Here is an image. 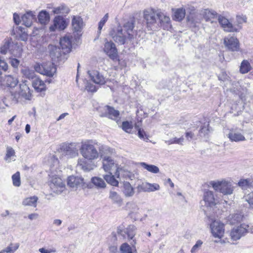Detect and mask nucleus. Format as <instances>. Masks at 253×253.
I'll list each match as a JSON object with an SVG mask.
<instances>
[{
    "label": "nucleus",
    "mask_w": 253,
    "mask_h": 253,
    "mask_svg": "<svg viewBox=\"0 0 253 253\" xmlns=\"http://www.w3.org/2000/svg\"><path fill=\"white\" fill-rule=\"evenodd\" d=\"M80 153L83 158L79 159L78 161V165L84 171H90L93 169L92 165L88 162L97 159L100 155L94 145L90 141H86L82 143L80 148Z\"/></svg>",
    "instance_id": "obj_1"
},
{
    "label": "nucleus",
    "mask_w": 253,
    "mask_h": 253,
    "mask_svg": "<svg viewBox=\"0 0 253 253\" xmlns=\"http://www.w3.org/2000/svg\"><path fill=\"white\" fill-rule=\"evenodd\" d=\"M135 22L131 20L125 23L123 27L118 26L112 29L109 35L116 42L121 45L124 44L126 41H131L136 36V31L134 30Z\"/></svg>",
    "instance_id": "obj_2"
},
{
    "label": "nucleus",
    "mask_w": 253,
    "mask_h": 253,
    "mask_svg": "<svg viewBox=\"0 0 253 253\" xmlns=\"http://www.w3.org/2000/svg\"><path fill=\"white\" fill-rule=\"evenodd\" d=\"M219 204L218 199H215L213 192L206 190L204 192L203 201L201 202L202 209L207 217L211 216V214H217L219 211L217 205Z\"/></svg>",
    "instance_id": "obj_3"
},
{
    "label": "nucleus",
    "mask_w": 253,
    "mask_h": 253,
    "mask_svg": "<svg viewBox=\"0 0 253 253\" xmlns=\"http://www.w3.org/2000/svg\"><path fill=\"white\" fill-rule=\"evenodd\" d=\"M79 146L77 143H62L57 149V154L60 159L66 157L71 159L79 155Z\"/></svg>",
    "instance_id": "obj_4"
},
{
    "label": "nucleus",
    "mask_w": 253,
    "mask_h": 253,
    "mask_svg": "<svg viewBox=\"0 0 253 253\" xmlns=\"http://www.w3.org/2000/svg\"><path fill=\"white\" fill-rule=\"evenodd\" d=\"M11 98L14 103L19 102L20 99L31 100L32 98V91L26 84V81L19 85L18 90L10 91Z\"/></svg>",
    "instance_id": "obj_5"
},
{
    "label": "nucleus",
    "mask_w": 253,
    "mask_h": 253,
    "mask_svg": "<svg viewBox=\"0 0 253 253\" xmlns=\"http://www.w3.org/2000/svg\"><path fill=\"white\" fill-rule=\"evenodd\" d=\"M159 13V9L156 10L154 8H149L144 10L143 18L149 30H156L159 29V25L158 24Z\"/></svg>",
    "instance_id": "obj_6"
},
{
    "label": "nucleus",
    "mask_w": 253,
    "mask_h": 253,
    "mask_svg": "<svg viewBox=\"0 0 253 253\" xmlns=\"http://www.w3.org/2000/svg\"><path fill=\"white\" fill-rule=\"evenodd\" d=\"M209 185L217 192L224 195H231L234 191V187L232 183L228 180L223 179L221 180H212L210 181Z\"/></svg>",
    "instance_id": "obj_7"
},
{
    "label": "nucleus",
    "mask_w": 253,
    "mask_h": 253,
    "mask_svg": "<svg viewBox=\"0 0 253 253\" xmlns=\"http://www.w3.org/2000/svg\"><path fill=\"white\" fill-rule=\"evenodd\" d=\"M136 227L133 225H129L126 228L123 226H120L117 228V233L120 239H127L128 240H132L130 244L133 248L135 249L136 241L135 239H133V238L136 234Z\"/></svg>",
    "instance_id": "obj_8"
},
{
    "label": "nucleus",
    "mask_w": 253,
    "mask_h": 253,
    "mask_svg": "<svg viewBox=\"0 0 253 253\" xmlns=\"http://www.w3.org/2000/svg\"><path fill=\"white\" fill-rule=\"evenodd\" d=\"M217 214H211V216L207 217L211 222L210 228L212 236L215 238L221 239L223 237L225 229L224 224L218 220L215 219Z\"/></svg>",
    "instance_id": "obj_9"
},
{
    "label": "nucleus",
    "mask_w": 253,
    "mask_h": 253,
    "mask_svg": "<svg viewBox=\"0 0 253 253\" xmlns=\"http://www.w3.org/2000/svg\"><path fill=\"white\" fill-rule=\"evenodd\" d=\"M35 71L41 74L48 77H53L56 72L54 64L50 62L43 63L42 64L36 63L34 66Z\"/></svg>",
    "instance_id": "obj_10"
},
{
    "label": "nucleus",
    "mask_w": 253,
    "mask_h": 253,
    "mask_svg": "<svg viewBox=\"0 0 253 253\" xmlns=\"http://www.w3.org/2000/svg\"><path fill=\"white\" fill-rule=\"evenodd\" d=\"M85 25V23L81 16L78 15L71 16V27L75 37L82 36V31Z\"/></svg>",
    "instance_id": "obj_11"
},
{
    "label": "nucleus",
    "mask_w": 253,
    "mask_h": 253,
    "mask_svg": "<svg viewBox=\"0 0 253 253\" xmlns=\"http://www.w3.org/2000/svg\"><path fill=\"white\" fill-rule=\"evenodd\" d=\"M248 232L253 233V228H250L249 225L242 224L240 226L235 227L231 230V238L233 241H237Z\"/></svg>",
    "instance_id": "obj_12"
},
{
    "label": "nucleus",
    "mask_w": 253,
    "mask_h": 253,
    "mask_svg": "<svg viewBox=\"0 0 253 253\" xmlns=\"http://www.w3.org/2000/svg\"><path fill=\"white\" fill-rule=\"evenodd\" d=\"M68 26V22L67 20L62 16L57 15L53 18L52 24L49 27V31L50 32L63 31Z\"/></svg>",
    "instance_id": "obj_13"
},
{
    "label": "nucleus",
    "mask_w": 253,
    "mask_h": 253,
    "mask_svg": "<svg viewBox=\"0 0 253 253\" xmlns=\"http://www.w3.org/2000/svg\"><path fill=\"white\" fill-rule=\"evenodd\" d=\"M18 83V78L11 75L0 77V90L14 88Z\"/></svg>",
    "instance_id": "obj_14"
},
{
    "label": "nucleus",
    "mask_w": 253,
    "mask_h": 253,
    "mask_svg": "<svg viewBox=\"0 0 253 253\" xmlns=\"http://www.w3.org/2000/svg\"><path fill=\"white\" fill-rule=\"evenodd\" d=\"M187 10L188 13L186 17L188 22L193 26H196L197 24L201 22L202 19L201 12H198L192 6L187 7Z\"/></svg>",
    "instance_id": "obj_15"
},
{
    "label": "nucleus",
    "mask_w": 253,
    "mask_h": 253,
    "mask_svg": "<svg viewBox=\"0 0 253 253\" xmlns=\"http://www.w3.org/2000/svg\"><path fill=\"white\" fill-rule=\"evenodd\" d=\"M50 56L52 60L55 63L64 62L65 60V53L64 50L62 52L60 48L53 45L48 46Z\"/></svg>",
    "instance_id": "obj_16"
},
{
    "label": "nucleus",
    "mask_w": 253,
    "mask_h": 253,
    "mask_svg": "<svg viewBox=\"0 0 253 253\" xmlns=\"http://www.w3.org/2000/svg\"><path fill=\"white\" fill-rule=\"evenodd\" d=\"M49 186L53 192L60 194L65 189V184L62 180L59 177L53 176L49 181Z\"/></svg>",
    "instance_id": "obj_17"
},
{
    "label": "nucleus",
    "mask_w": 253,
    "mask_h": 253,
    "mask_svg": "<svg viewBox=\"0 0 253 253\" xmlns=\"http://www.w3.org/2000/svg\"><path fill=\"white\" fill-rule=\"evenodd\" d=\"M224 44L226 48L232 51L240 50V43L237 38L228 36L224 39Z\"/></svg>",
    "instance_id": "obj_18"
},
{
    "label": "nucleus",
    "mask_w": 253,
    "mask_h": 253,
    "mask_svg": "<svg viewBox=\"0 0 253 253\" xmlns=\"http://www.w3.org/2000/svg\"><path fill=\"white\" fill-rule=\"evenodd\" d=\"M218 20L224 31L230 33L238 32V29L236 28L234 24H233L225 17L220 15L218 16Z\"/></svg>",
    "instance_id": "obj_19"
},
{
    "label": "nucleus",
    "mask_w": 253,
    "mask_h": 253,
    "mask_svg": "<svg viewBox=\"0 0 253 253\" xmlns=\"http://www.w3.org/2000/svg\"><path fill=\"white\" fill-rule=\"evenodd\" d=\"M104 52L113 60H118V53L116 45L112 42H105L104 48Z\"/></svg>",
    "instance_id": "obj_20"
},
{
    "label": "nucleus",
    "mask_w": 253,
    "mask_h": 253,
    "mask_svg": "<svg viewBox=\"0 0 253 253\" xmlns=\"http://www.w3.org/2000/svg\"><path fill=\"white\" fill-rule=\"evenodd\" d=\"M159 28L162 27L165 30H169L171 27L170 19L165 12L159 9V17H158Z\"/></svg>",
    "instance_id": "obj_21"
},
{
    "label": "nucleus",
    "mask_w": 253,
    "mask_h": 253,
    "mask_svg": "<svg viewBox=\"0 0 253 253\" xmlns=\"http://www.w3.org/2000/svg\"><path fill=\"white\" fill-rule=\"evenodd\" d=\"M22 24L27 27H31L33 22L36 20V12L28 10L21 16Z\"/></svg>",
    "instance_id": "obj_22"
},
{
    "label": "nucleus",
    "mask_w": 253,
    "mask_h": 253,
    "mask_svg": "<svg viewBox=\"0 0 253 253\" xmlns=\"http://www.w3.org/2000/svg\"><path fill=\"white\" fill-rule=\"evenodd\" d=\"M105 116L115 121L118 125L121 123V121L119 118L120 112L118 110L107 105L105 107Z\"/></svg>",
    "instance_id": "obj_23"
},
{
    "label": "nucleus",
    "mask_w": 253,
    "mask_h": 253,
    "mask_svg": "<svg viewBox=\"0 0 253 253\" xmlns=\"http://www.w3.org/2000/svg\"><path fill=\"white\" fill-rule=\"evenodd\" d=\"M67 184L69 186L77 190L84 186V179L81 177L70 176L68 177Z\"/></svg>",
    "instance_id": "obj_24"
},
{
    "label": "nucleus",
    "mask_w": 253,
    "mask_h": 253,
    "mask_svg": "<svg viewBox=\"0 0 253 253\" xmlns=\"http://www.w3.org/2000/svg\"><path fill=\"white\" fill-rule=\"evenodd\" d=\"M73 36L71 34H66L64 37L61 38L60 44L63 50L66 52H69L72 48V40Z\"/></svg>",
    "instance_id": "obj_25"
},
{
    "label": "nucleus",
    "mask_w": 253,
    "mask_h": 253,
    "mask_svg": "<svg viewBox=\"0 0 253 253\" xmlns=\"http://www.w3.org/2000/svg\"><path fill=\"white\" fill-rule=\"evenodd\" d=\"M91 80L96 84H103L106 82V79L96 70L88 71Z\"/></svg>",
    "instance_id": "obj_26"
},
{
    "label": "nucleus",
    "mask_w": 253,
    "mask_h": 253,
    "mask_svg": "<svg viewBox=\"0 0 253 253\" xmlns=\"http://www.w3.org/2000/svg\"><path fill=\"white\" fill-rule=\"evenodd\" d=\"M22 52V46L16 42H12L11 39H10V54L14 57H20Z\"/></svg>",
    "instance_id": "obj_27"
},
{
    "label": "nucleus",
    "mask_w": 253,
    "mask_h": 253,
    "mask_svg": "<svg viewBox=\"0 0 253 253\" xmlns=\"http://www.w3.org/2000/svg\"><path fill=\"white\" fill-rule=\"evenodd\" d=\"M123 130L128 133H136L137 131L138 136L144 140H148V137L145 132L140 127H122Z\"/></svg>",
    "instance_id": "obj_28"
},
{
    "label": "nucleus",
    "mask_w": 253,
    "mask_h": 253,
    "mask_svg": "<svg viewBox=\"0 0 253 253\" xmlns=\"http://www.w3.org/2000/svg\"><path fill=\"white\" fill-rule=\"evenodd\" d=\"M226 136L232 142L243 141L246 140L244 136L240 132L234 130H230L229 132L226 134Z\"/></svg>",
    "instance_id": "obj_29"
},
{
    "label": "nucleus",
    "mask_w": 253,
    "mask_h": 253,
    "mask_svg": "<svg viewBox=\"0 0 253 253\" xmlns=\"http://www.w3.org/2000/svg\"><path fill=\"white\" fill-rule=\"evenodd\" d=\"M100 157L103 159V168L105 171H111L113 168L117 167L115 165L114 160L111 158L103 156L102 154L100 155Z\"/></svg>",
    "instance_id": "obj_30"
},
{
    "label": "nucleus",
    "mask_w": 253,
    "mask_h": 253,
    "mask_svg": "<svg viewBox=\"0 0 253 253\" xmlns=\"http://www.w3.org/2000/svg\"><path fill=\"white\" fill-rule=\"evenodd\" d=\"M126 208L129 211V216L134 220H136L139 213V208L137 205L134 203L129 202L126 204Z\"/></svg>",
    "instance_id": "obj_31"
},
{
    "label": "nucleus",
    "mask_w": 253,
    "mask_h": 253,
    "mask_svg": "<svg viewBox=\"0 0 253 253\" xmlns=\"http://www.w3.org/2000/svg\"><path fill=\"white\" fill-rule=\"evenodd\" d=\"M13 35H15L17 39L24 42L27 41L28 39V34L21 26L17 27L13 30Z\"/></svg>",
    "instance_id": "obj_32"
},
{
    "label": "nucleus",
    "mask_w": 253,
    "mask_h": 253,
    "mask_svg": "<svg viewBox=\"0 0 253 253\" xmlns=\"http://www.w3.org/2000/svg\"><path fill=\"white\" fill-rule=\"evenodd\" d=\"M172 19L176 21H182L185 16V9L183 7L172 8Z\"/></svg>",
    "instance_id": "obj_33"
},
{
    "label": "nucleus",
    "mask_w": 253,
    "mask_h": 253,
    "mask_svg": "<svg viewBox=\"0 0 253 253\" xmlns=\"http://www.w3.org/2000/svg\"><path fill=\"white\" fill-rule=\"evenodd\" d=\"M39 22L43 26L47 25L50 21V15L48 12L45 10H42L38 15Z\"/></svg>",
    "instance_id": "obj_34"
},
{
    "label": "nucleus",
    "mask_w": 253,
    "mask_h": 253,
    "mask_svg": "<svg viewBox=\"0 0 253 253\" xmlns=\"http://www.w3.org/2000/svg\"><path fill=\"white\" fill-rule=\"evenodd\" d=\"M70 11V8L65 4H61L57 6L53 7L52 10L54 14H68Z\"/></svg>",
    "instance_id": "obj_35"
},
{
    "label": "nucleus",
    "mask_w": 253,
    "mask_h": 253,
    "mask_svg": "<svg viewBox=\"0 0 253 253\" xmlns=\"http://www.w3.org/2000/svg\"><path fill=\"white\" fill-rule=\"evenodd\" d=\"M202 18H204L206 21H211L212 19L215 18L217 16V13L211 10L208 9L201 10Z\"/></svg>",
    "instance_id": "obj_36"
},
{
    "label": "nucleus",
    "mask_w": 253,
    "mask_h": 253,
    "mask_svg": "<svg viewBox=\"0 0 253 253\" xmlns=\"http://www.w3.org/2000/svg\"><path fill=\"white\" fill-rule=\"evenodd\" d=\"M33 86L38 92H42L46 90V86L43 81L39 78H36L33 81Z\"/></svg>",
    "instance_id": "obj_37"
},
{
    "label": "nucleus",
    "mask_w": 253,
    "mask_h": 253,
    "mask_svg": "<svg viewBox=\"0 0 253 253\" xmlns=\"http://www.w3.org/2000/svg\"><path fill=\"white\" fill-rule=\"evenodd\" d=\"M142 188L145 192H154L160 189V185L157 183H145L142 184Z\"/></svg>",
    "instance_id": "obj_38"
},
{
    "label": "nucleus",
    "mask_w": 253,
    "mask_h": 253,
    "mask_svg": "<svg viewBox=\"0 0 253 253\" xmlns=\"http://www.w3.org/2000/svg\"><path fill=\"white\" fill-rule=\"evenodd\" d=\"M109 198L114 204H117L119 207L122 206L123 199L116 192L110 191L109 193Z\"/></svg>",
    "instance_id": "obj_39"
},
{
    "label": "nucleus",
    "mask_w": 253,
    "mask_h": 253,
    "mask_svg": "<svg viewBox=\"0 0 253 253\" xmlns=\"http://www.w3.org/2000/svg\"><path fill=\"white\" fill-rule=\"evenodd\" d=\"M243 216L239 213L231 214L228 217V222L230 224H235L241 222Z\"/></svg>",
    "instance_id": "obj_40"
},
{
    "label": "nucleus",
    "mask_w": 253,
    "mask_h": 253,
    "mask_svg": "<svg viewBox=\"0 0 253 253\" xmlns=\"http://www.w3.org/2000/svg\"><path fill=\"white\" fill-rule=\"evenodd\" d=\"M116 175L118 178L121 176L126 179H131L132 176V173L129 171L120 168H117Z\"/></svg>",
    "instance_id": "obj_41"
},
{
    "label": "nucleus",
    "mask_w": 253,
    "mask_h": 253,
    "mask_svg": "<svg viewBox=\"0 0 253 253\" xmlns=\"http://www.w3.org/2000/svg\"><path fill=\"white\" fill-rule=\"evenodd\" d=\"M140 165L149 172L153 173H158L160 171L159 168L153 165H149L145 162H141Z\"/></svg>",
    "instance_id": "obj_42"
},
{
    "label": "nucleus",
    "mask_w": 253,
    "mask_h": 253,
    "mask_svg": "<svg viewBox=\"0 0 253 253\" xmlns=\"http://www.w3.org/2000/svg\"><path fill=\"white\" fill-rule=\"evenodd\" d=\"M123 193L126 197H131L134 195L133 188L129 182L124 183Z\"/></svg>",
    "instance_id": "obj_43"
},
{
    "label": "nucleus",
    "mask_w": 253,
    "mask_h": 253,
    "mask_svg": "<svg viewBox=\"0 0 253 253\" xmlns=\"http://www.w3.org/2000/svg\"><path fill=\"white\" fill-rule=\"evenodd\" d=\"M10 39H5L3 41L2 44L0 46V53L2 54H6L10 50Z\"/></svg>",
    "instance_id": "obj_44"
},
{
    "label": "nucleus",
    "mask_w": 253,
    "mask_h": 253,
    "mask_svg": "<svg viewBox=\"0 0 253 253\" xmlns=\"http://www.w3.org/2000/svg\"><path fill=\"white\" fill-rule=\"evenodd\" d=\"M247 21V18L244 15H237L236 17V21L234 22V25L236 28L238 29V32L242 29V25L244 23H246Z\"/></svg>",
    "instance_id": "obj_45"
},
{
    "label": "nucleus",
    "mask_w": 253,
    "mask_h": 253,
    "mask_svg": "<svg viewBox=\"0 0 253 253\" xmlns=\"http://www.w3.org/2000/svg\"><path fill=\"white\" fill-rule=\"evenodd\" d=\"M38 198L37 196H33L25 199L22 204L24 206H33L36 207L37 206V202Z\"/></svg>",
    "instance_id": "obj_46"
},
{
    "label": "nucleus",
    "mask_w": 253,
    "mask_h": 253,
    "mask_svg": "<svg viewBox=\"0 0 253 253\" xmlns=\"http://www.w3.org/2000/svg\"><path fill=\"white\" fill-rule=\"evenodd\" d=\"M252 69L249 62L247 60H244L240 66V71L242 74H246L248 73Z\"/></svg>",
    "instance_id": "obj_47"
},
{
    "label": "nucleus",
    "mask_w": 253,
    "mask_h": 253,
    "mask_svg": "<svg viewBox=\"0 0 253 253\" xmlns=\"http://www.w3.org/2000/svg\"><path fill=\"white\" fill-rule=\"evenodd\" d=\"M109 174L105 175L104 178L109 184L113 186H118V181L115 178L111 171L108 172Z\"/></svg>",
    "instance_id": "obj_48"
},
{
    "label": "nucleus",
    "mask_w": 253,
    "mask_h": 253,
    "mask_svg": "<svg viewBox=\"0 0 253 253\" xmlns=\"http://www.w3.org/2000/svg\"><path fill=\"white\" fill-rule=\"evenodd\" d=\"M92 183L98 188H104L106 184L103 179L98 177H94L91 178Z\"/></svg>",
    "instance_id": "obj_49"
},
{
    "label": "nucleus",
    "mask_w": 253,
    "mask_h": 253,
    "mask_svg": "<svg viewBox=\"0 0 253 253\" xmlns=\"http://www.w3.org/2000/svg\"><path fill=\"white\" fill-rule=\"evenodd\" d=\"M238 185L243 189H247L252 186L251 180L249 179H241L238 182Z\"/></svg>",
    "instance_id": "obj_50"
},
{
    "label": "nucleus",
    "mask_w": 253,
    "mask_h": 253,
    "mask_svg": "<svg viewBox=\"0 0 253 253\" xmlns=\"http://www.w3.org/2000/svg\"><path fill=\"white\" fill-rule=\"evenodd\" d=\"M19 245L18 243L11 244L8 247L2 250L0 253H13L19 248Z\"/></svg>",
    "instance_id": "obj_51"
},
{
    "label": "nucleus",
    "mask_w": 253,
    "mask_h": 253,
    "mask_svg": "<svg viewBox=\"0 0 253 253\" xmlns=\"http://www.w3.org/2000/svg\"><path fill=\"white\" fill-rule=\"evenodd\" d=\"M12 184L15 187H19L21 185L20 174L19 171L16 172L12 176Z\"/></svg>",
    "instance_id": "obj_52"
},
{
    "label": "nucleus",
    "mask_w": 253,
    "mask_h": 253,
    "mask_svg": "<svg viewBox=\"0 0 253 253\" xmlns=\"http://www.w3.org/2000/svg\"><path fill=\"white\" fill-rule=\"evenodd\" d=\"M21 73L25 77L28 79H33L35 77L34 72L28 68L22 69Z\"/></svg>",
    "instance_id": "obj_53"
},
{
    "label": "nucleus",
    "mask_w": 253,
    "mask_h": 253,
    "mask_svg": "<svg viewBox=\"0 0 253 253\" xmlns=\"http://www.w3.org/2000/svg\"><path fill=\"white\" fill-rule=\"evenodd\" d=\"M121 123L122 124V126H132L133 125H135L134 126H139L138 125H137L136 123L134 122L131 116L127 117L126 121L121 122Z\"/></svg>",
    "instance_id": "obj_54"
},
{
    "label": "nucleus",
    "mask_w": 253,
    "mask_h": 253,
    "mask_svg": "<svg viewBox=\"0 0 253 253\" xmlns=\"http://www.w3.org/2000/svg\"><path fill=\"white\" fill-rule=\"evenodd\" d=\"M120 250L122 253H132V248L126 243L121 246Z\"/></svg>",
    "instance_id": "obj_55"
},
{
    "label": "nucleus",
    "mask_w": 253,
    "mask_h": 253,
    "mask_svg": "<svg viewBox=\"0 0 253 253\" xmlns=\"http://www.w3.org/2000/svg\"><path fill=\"white\" fill-rule=\"evenodd\" d=\"M15 155V151L14 149L11 147H7L6 148V154L5 160L8 162L11 161L10 158Z\"/></svg>",
    "instance_id": "obj_56"
},
{
    "label": "nucleus",
    "mask_w": 253,
    "mask_h": 253,
    "mask_svg": "<svg viewBox=\"0 0 253 253\" xmlns=\"http://www.w3.org/2000/svg\"><path fill=\"white\" fill-rule=\"evenodd\" d=\"M203 242L202 240H198L196 244L192 248L190 252L191 253H196L201 248Z\"/></svg>",
    "instance_id": "obj_57"
},
{
    "label": "nucleus",
    "mask_w": 253,
    "mask_h": 253,
    "mask_svg": "<svg viewBox=\"0 0 253 253\" xmlns=\"http://www.w3.org/2000/svg\"><path fill=\"white\" fill-rule=\"evenodd\" d=\"M212 130L211 129H210V127H201L199 131V135L201 137H207L209 133Z\"/></svg>",
    "instance_id": "obj_58"
},
{
    "label": "nucleus",
    "mask_w": 253,
    "mask_h": 253,
    "mask_svg": "<svg viewBox=\"0 0 253 253\" xmlns=\"http://www.w3.org/2000/svg\"><path fill=\"white\" fill-rule=\"evenodd\" d=\"M184 141V138L181 137L180 138H177L176 137H174L170 139L168 141H166V143H168L169 145L171 144H182V143Z\"/></svg>",
    "instance_id": "obj_59"
},
{
    "label": "nucleus",
    "mask_w": 253,
    "mask_h": 253,
    "mask_svg": "<svg viewBox=\"0 0 253 253\" xmlns=\"http://www.w3.org/2000/svg\"><path fill=\"white\" fill-rule=\"evenodd\" d=\"M109 18V14L108 13H106L104 17L101 19L100 22L98 23V31L99 33L101 32V31L103 28V27L104 26L106 22L107 21Z\"/></svg>",
    "instance_id": "obj_60"
},
{
    "label": "nucleus",
    "mask_w": 253,
    "mask_h": 253,
    "mask_svg": "<svg viewBox=\"0 0 253 253\" xmlns=\"http://www.w3.org/2000/svg\"><path fill=\"white\" fill-rule=\"evenodd\" d=\"M146 116V113L141 108L138 109L136 111V118L138 123L141 122L142 118Z\"/></svg>",
    "instance_id": "obj_61"
},
{
    "label": "nucleus",
    "mask_w": 253,
    "mask_h": 253,
    "mask_svg": "<svg viewBox=\"0 0 253 253\" xmlns=\"http://www.w3.org/2000/svg\"><path fill=\"white\" fill-rule=\"evenodd\" d=\"M245 200L248 202L250 206L253 209V192L245 196Z\"/></svg>",
    "instance_id": "obj_62"
},
{
    "label": "nucleus",
    "mask_w": 253,
    "mask_h": 253,
    "mask_svg": "<svg viewBox=\"0 0 253 253\" xmlns=\"http://www.w3.org/2000/svg\"><path fill=\"white\" fill-rule=\"evenodd\" d=\"M13 20L16 25H19L22 22L21 16L17 13H14L13 14Z\"/></svg>",
    "instance_id": "obj_63"
},
{
    "label": "nucleus",
    "mask_w": 253,
    "mask_h": 253,
    "mask_svg": "<svg viewBox=\"0 0 253 253\" xmlns=\"http://www.w3.org/2000/svg\"><path fill=\"white\" fill-rule=\"evenodd\" d=\"M10 64L12 67L14 68H18L19 64L20 61L15 58H10Z\"/></svg>",
    "instance_id": "obj_64"
}]
</instances>
